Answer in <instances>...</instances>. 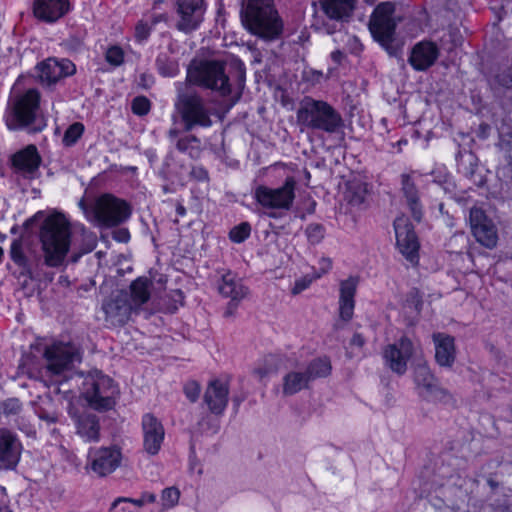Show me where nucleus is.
<instances>
[{"label": "nucleus", "mask_w": 512, "mask_h": 512, "mask_svg": "<svg viewBox=\"0 0 512 512\" xmlns=\"http://www.w3.org/2000/svg\"><path fill=\"white\" fill-rule=\"evenodd\" d=\"M10 257L20 267L25 269V273L32 278V272L27 267L26 257L23 252L22 242L18 239L13 240L10 247Z\"/></svg>", "instance_id": "obj_38"}, {"label": "nucleus", "mask_w": 512, "mask_h": 512, "mask_svg": "<svg viewBox=\"0 0 512 512\" xmlns=\"http://www.w3.org/2000/svg\"><path fill=\"white\" fill-rule=\"evenodd\" d=\"M69 415L75 422L76 433L86 442H97L100 439V424L96 415L90 412L78 413L69 410Z\"/></svg>", "instance_id": "obj_22"}, {"label": "nucleus", "mask_w": 512, "mask_h": 512, "mask_svg": "<svg viewBox=\"0 0 512 512\" xmlns=\"http://www.w3.org/2000/svg\"><path fill=\"white\" fill-rule=\"evenodd\" d=\"M401 192L413 219L420 222L423 216L420 194L410 174L401 175Z\"/></svg>", "instance_id": "obj_29"}, {"label": "nucleus", "mask_w": 512, "mask_h": 512, "mask_svg": "<svg viewBox=\"0 0 512 512\" xmlns=\"http://www.w3.org/2000/svg\"><path fill=\"white\" fill-rule=\"evenodd\" d=\"M230 66L235 70L237 78V86L240 91L244 89L246 70L244 64L240 60H234Z\"/></svg>", "instance_id": "obj_49"}, {"label": "nucleus", "mask_w": 512, "mask_h": 512, "mask_svg": "<svg viewBox=\"0 0 512 512\" xmlns=\"http://www.w3.org/2000/svg\"><path fill=\"white\" fill-rule=\"evenodd\" d=\"M84 126L82 123L76 122L68 127L63 136V143L66 146H71L82 136Z\"/></svg>", "instance_id": "obj_40"}, {"label": "nucleus", "mask_w": 512, "mask_h": 512, "mask_svg": "<svg viewBox=\"0 0 512 512\" xmlns=\"http://www.w3.org/2000/svg\"><path fill=\"white\" fill-rule=\"evenodd\" d=\"M151 29H152V27L148 21H146V20L138 21V23L135 26L136 40L138 42L145 41L149 37Z\"/></svg>", "instance_id": "obj_48"}, {"label": "nucleus", "mask_w": 512, "mask_h": 512, "mask_svg": "<svg viewBox=\"0 0 512 512\" xmlns=\"http://www.w3.org/2000/svg\"><path fill=\"white\" fill-rule=\"evenodd\" d=\"M364 344H365V339L359 333H355L353 335V337L351 338V341H350L351 346H356L357 348H362L364 346Z\"/></svg>", "instance_id": "obj_55"}, {"label": "nucleus", "mask_w": 512, "mask_h": 512, "mask_svg": "<svg viewBox=\"0 0 512 512\" xmlns=\"http://www.w3.org/2000/svg\"><path fill=\"white\" fill-rule=\"evenodd\" d=\"M7 502L8 498L6 494V489L0 486V512H12L10 509H8Z\"/></svg>", "instance_id": "obj_54"}, {"label": "nucleus", "mask_w": 512, "mask_h": 512, "mask_svg": "<svg viewBox=\"0 0 512 512\" xmlns=\"http://www.w3.org/2000/svg\"><path fill=\"white\" fill-rule=\"evenodd\" d=\"M439 56V50L435 43L421 41L411 51L408 62L417 71H425L431 67Z\"/></svg>", "instance_id": "obj_24"}, {"label": "nucleus", "mask_w": 512, "mask_h": 512, "mask_svg": "<svg viewBox=\"0 0 512 512\" xmlns=\"http://www.w3.org/2000/svg\"><path fill=\"white\" fill-rule=\"evenodd\" d=\"M106 61L113 66H119L123 63L124 52L118 46L110 47L106 52Z\"/></svg>", "instance_id": "obj_47"}, {"label": "nucleus", "mask_w": 512, "mask_h": 512, "mask_svg": "<svg viewBox=\"0 0 512 512\" xmlns=\"http://www.w3.org/2000/svg\"><path fill=\"white\" fill-rule=\"evenodd\" d=\"M325 27H326V31H327V33H328V34H332V33H334V32H335V30H336V26H332V27H331V26H329V25H325Z\"/></svg>", "instance_id": "obj_64"}, {"label": "nucleus", "mask_w": 512, "mask_h": 512, "mask_svg": "<svg viewBox=\"0 0 512 512\" xmlns=\"http://www.w3.org/2000/svg\"><path fill=\"white\" fill-rule=\"evenodd\" d=\"M296 122L300 130L321 131L332 135L342 132L344 120L341 114L328 102L305 96L296 112Z\"/></svg>", "instance_id": "obj_2"}, {"label": "nucleus", "mask_w": 512, "mask_h": 512, "mask_svg": "<svg viewBox=\"0 0 512 512\" xmlns=\"http://www.w3.org/2000/svg\"><path fill=\"white\" fill-rule=\"evenodd\" d=\"M470 224L477 242L486 248L492 249L497 245L498 234L493 222L487 218L484 211L479 208L470 210Z\"/></svg>", "instance_id": "obj_16"}, {"label": "nucleus", "mask_w": 512, "mask_h": 512, "mask_svg": "<svg viewBox=\"0 0 512 512\" xmlns=\"http://www.w3.org/2000/svg\"><path fill=\"white\" fill-rule=\"evenodd\" d=\"M415 353L413 342L402 337L397 344L389 345L384 351V358L392 371L404 374L407 370V362Z\"/></svg>", "instance_id": "obj_19"}, {"label": "nucleus", "mask_w": 512, "mask_h": 512, "mask_svg": "<svg viewBox=\"0 0 512 512\" xmlns=\"http://www.w3.org/2000/svg\"><path fill=\"white\" fill-rule=\"evenodd\" d=\"M168 135L171 140H174L178 137V131L176 129H171L169 130Z\"/></svg>", "instance_id": "obj_63"}, {"label": "nucleus", "mask_w": 512, "mask_h": 512, "mask_svg": "<svg viewBox=\"0 0 512 512\" xmlns=\"http://www.w3.org/2000/svg\"><path fill=\"white\" fill-rule=\"evenodd\" d=\"M156 66L159 73L164 77L174 76L178 71L176 62L167 53H160L157 56Z\"/></svg>", "instance_id": "obj_37"}, {"label": "nucleus", "mask_w": 512, "mask_h": 512, "mask_svg": "<svg viewBox=\"0 0 512 512\" xmlns=\"http://www.w3.org/2000/svg\"><path fill=\"white\" fill-rule=\"evenodd\" d=\"M426 401L441 403L444 405H453L455 400L453 395L445 388L439 385L438 381L421 396Z\"/></svg>", "instance_id": "obj_34"}, {"label": "nucleus", "mask_w": 512, "mask_h": 512, "mask_svg": "<svg viewBox=\"0 0 512 512\" xmlns=\"http://www.w3.org/2000/svg\"><path fill=\"white\" fill-rule=\"evenodd\" d=\"M40 95L30 89L15 98L6 116V125L10 130L27 129L29 132L41 131L45 123L39 115Z\"/></svg>", "instance_id": "obj_5"}, {"label": "nucleus", "mask_w": 512, "mask_h": 512, "mask_svg": "<svg viewBox=\"0 0 512 512\" xmlns=\"http://www.w3.org/2000/svg\"><path fill=\"white\" fill-rule=\"evenodd\" d=\"M330 372L331 364L328 359H314L305 368L291 370L283 377L282 392L285 396L294 395L307 389L310 382L317 378L326 377Z\"/></svg>", "instance_id": "obj_10"}, {"label": "nucleus", "mask_w": 512, "mask_h": 512, "mask_svg": "<svg viewBox=\"0 0 512 512\" xmlns=\"http://www.w3.org/2000/svg\"><path fill=\"white\" fill-rule=\"evenodd\" d=\"M367 195V185L359 181L348 184L346 199L352 206H360L364 203Z\"/></svg>", "instance_id": "obj_35"}, {"label": "nucleus", "mask_w": 512, "mask_h": 512, "mask_svg": "<svg viewBox=\"0 0 512 512\" xmlns=\"http://www.w3.org/2000/svg\"><path fill=\"white\" fill-rule=\"evenodd\" d=\"M40 163L41 157L34 145H29L12 156L13 167L24 177L33 178Z\"/></svg>", "instance_id": "obj_25"}, {"label": "nucleus", "mask_w": 512, "mask_h": 512, "mask_svg": "<svg viewBox=\"0 0 512 512\" xmlns=\"http://www.w3.org/2000/svg\"><path fill=\"white\" fill-rule=\"evenodd\" d=\"M122 502H129L132 503L138 507H141L145 504V499H142L141 497L139 499H132V498H118L112 503V509L116 508L120 503Z\"/></svg>", "instance_id": "obj_53"}, {"label": "nucleus", "mask_w": 512, "mask_h": 512, "mask_svg": "<svg viewBox=\"0 0 512 512\" xmlns=\"http://www.w3.org/2000/svg\"><path fill=\"white\" fill-rule=\"evenodd\" d=\"M141 498L142 499H145V503H153L155 502L156 500V496L155 494L153 493H149V492H144L142 495H141Z\"/></svg>", "instance_id": "obj_60"}, {"label": "nucleus", "mask_w": 512, "mask_h": 512, "mask_svg": "<svg viewBox=\"0 0 512 512\" xmlns=\"http://www.w3.org/2000/svg\"><path fill=\"white\" fill-rule=\"evenodd\" d=\"M97 222L106 227H113L125 222L131 215L129 204L111 194L98 197L93 207Z\"/></svg>", "instance_id": "obj_12"}, {"label": "nucleus", "mask_w": 512, "mask_h": 512, "mask_svg": "<svg viewBox=\"0 0 512 512\" xmlns=\"http://www.w3.org/2000/svg\"><path fill=\"white\" fill-rule=\"evenodd\" d=\"M226 67L227 63L220 60L201 61L188 68L187 81L215 91L222 97L229 96L232 92L231 74Z\"/></svg>", "instance_id": "obj_6"}, {"label": "nucleus", "mask_w": 512, "mask_h": 512, "mask_svg": "<svg viewBox=\"0 0 512 512\" xmlns=\"http://www.w3.org/2000/svg\"><path fill=\"white\" fill-rule=\"evenodd\" d=\"M36 413L41 420L46 421L49 424L56 423L59 420V414L55 411L48 412L43 408H39Z\"/></svg>", "instance_id": "obj_52"}, {"label": "nucleus", "mask_w": 512, "mask_h": 512, "mask_svg": "<svg viewBox=\"0 0 512 512\" xmlns=\"http://www.w3.org/2000/svg\"><path fill=\"white\" fill-rule=\"evenodd\" d=\"M186 397L191 401L195 402L200 394V386L197 382H188L184 387Z\"/></svg>", "instance_id": "obj_51"}, {"label": "nucleus", "mask_w": 512, "mask_h": 512, "mask_svg": "<svg viewBox=\"0 0 512 512\" xmlns=\"http://www.w3.org/2000/svg\"><path fill=\"white\" fill-rule=\"evenodd\" d=\"M142 428L145 451L151 455L157 454L165 435L162 423L154 415L146 414L142 419Z\"/></svg>", "instance_id": "obj_21"}, {"label": "nucleus", "mask_w": 512, "mask_h": 512, "mask_svg": "<svg viewBox=\"0 0 512 512\" xmlns=\"http://www.w3.org/2000/svg\"><path fill=\"white\" fill-rule=\"evenodd\" d=\"M297 181L294 177H287L282 186L271 188L259 185L254 189L256 202L265 209L290 210L295 200Z\"/></svg>", "instance_id": "obj_11"}, {"label": "nucleus", "mask_w": 512, "mask_h": 512, "mask_svg": "<svg viewBox=\"0 0 512 512\" xmlns=\"http://www.w3.org/2000/svg\"><path fill=\"white\" fill-rule=\"evenodd\" d=\"M179 20L176 28L184 33L196 30L206 10L204 0H172Z\"/></svg>", "instance_id": "obj_13"}, {"label": "nucleus", "mask_w": 512, "mask_h": 512, "mask_svg": "<svg viewBox=\"0 0 512 512\" xmlns=\"http://www.w3.org/2000/svg\"><path fill=\"white\" fill-rule=\"evenodd\" d=\"M200 140L194 135H188L177 139L176 148L182 152L187 153L191 158H197L200 155Z\"/></svg>", "instance_id": "obj_36"}, {"label": "nucleus", "mask_w": 512, "mask_h": 512, "mask_svg": "<svg viewBox=\"0 0 512 512\" xmlns=\"http://www.w3.org/2000/svg\"><path fill=\"white\" fill-rule=\"evenodd\" d=\"M191 173L198 179L207 178V172L202 168H193Z\"/></svg>", "instance_id": "obj_57"}, {"label": "nucleus", "mask_w": 512, "mask_h": 512, "mask_svg": "<svg viewBox=\"0 0 512 512\" xmlns=\"http://www.w3.org/2000/svg\"><path fill=\"white\" fill-rule=\"evenodd\" d=\"M229 389L225 382L212 381L205 392L204 401L214 414H222L228 403Z\"/></svg>", "instance_id": "obj_28"}, {"label": "nucleus", "mask_w": 512, "mask_h": 512, "mask_svg": "<svg viewBox=\"0 0 512 512\" xmlns=\"http://www.w3.org/2000/svg\"><path fill=\"white\" fill-rule=\"evenodd\" d=\"M435 345V360L442 367H451L456 359V347L454 337L435 333L432 336Z\"/></svg>", "instance_id": "obj_27"}, {"label": "nucleus", "mask_w": 512, "mask_h": 512, "mask_svg": "<svg viewBox=\"0 0 512 512\" xmlns=\"http://www.w3.org/2000/svg\"><path fill=\"white\" fill-rule=\"evenodd\" d=\"M119 390L114 381L101 371L89 372L82 383V395L89 406L97 411L114 407Z\"/></svg>", "instance_id": "obj_7"}, {"label": "nucleus", "mask_w": 512, "mask_h": 512, "mask_svg": "<svg viewBox=\"0 0 512 512\" xmlns=\"http://www.w3.org/2000/svg\"><path fill=\"white\" fill-rule=\"evenodd\" d=\"M151 103L145 96H137L132 101V111L134 114L144 116L150 111Z\"/></svg>", "instance_id": "obj_46"}, {"label": "nucleus", "mask_w": 512, "mask_h": 512, "mask_svg": "<svg viewBox=\"0 0 512 512\" xmlns=\"http://www.w3.org/2000/svg\"><path fill=\"white\" fill-rule=\"evenodd\" d=\"M394 12V3L382 2L374 9L368 25L374 40L391 56L396 55L398 52V47L394 45V35L398 20Z\"/></svg>", "instance_id": "obj_9"}, {"label": "nucleus", "mask_w": 512, "mask_h": 512, "mask_svg": "<svg viewBox=\"0 0 512 512\" xmlns=\"http://www.w3.org/2000/svg\"><path fill=\"white\" fill-rule=\"evenodd\" d=\"M218 291L224 297L231 298L230 307H235V302L245 298L248 293V289L242 284L241 280L230 271L221 275Z\"/></svg>", "instance_id": "obj_30"}, {"label": "nucleus", "mask_w": 512, "mask_h": 512, "mask_svg": "<svg viewBox=\"0 0 512 512\" xmlns=\"http://www.w3.org/2000/svg\"><path fill=\"white\" fill-rule=\"evenodd\" d=\"M41 83L52 85L75 73L76 67L69 59L48 58L36 67Z\"/></svg>", "instance_id": "obj_17"}, {"label": "nucleus", "mask_w": 512, "mask_h": 512, "mask_svg": "<svg viewBox=\"0 0 512 512\" xmlns=\"http://www.w3.org/2000/svg\"><path fill=\"white\" fill-rule=\"evenodd\" d=\"M422 305L423 300L420 291L417 288L411 289L406 295L405 306L419 313L422 309Z\"/></svg>", "instance_id": "obj_41"}, {"label": "nucleus", "mask_w": 512, "mask_h": 512, "mask_svg": "<svg viewBox=\"0 0 512 512\" xmlns=\"http://www.w3.org/2000/svg\"><path fill=\"white\" fill-rule=\"evenodd\" d=\"M70 9L68 0H35L33 4L34 16L46 23L56 22Z\"/></svg>", "instance_id": "obj_23"}, {"label": "nucleus", "mask_w": 512, "mask_h": 512, "mask_svg": "<svg viewBox=\"0 0 512 512\" xmlns=\"http://www.w3.org/2000/svg\"><path fill=\"white\" fill-rule=\"evenodd\" d=\"M166 20H167V16L165 14H158V15H154L151 17L149 24L151 25V27H153L157 23H159L161 21H166Z\"/></svg>", "instance_id": "obj_56"}, {"label": "nucleus", "mask_w": 512, "mask_h": 512, "mask_svg": "<svg viewBox=\"0 0 512 512\" xmlns=\"http://www.w3.org/2000/svg\"><path fill=\"white\" fill-rule=\"evenodd\" d=\"M179 497H180V492L177 488H175V487L165 488L162 491V495H161L162 506L165 509L174 507L178 503Z\"/></svg>", "instance_id": "obj_42"}, {"label": "nucleus", "mask_w": 512, "mask_h": 512, "mask_svg": "<svg viewBox=\"0 0 512 512\" xmlns=\"http://www.w3.org/2000/svg\"><path fill=\"white\" fill-rule=\"evenodd\" d=\"M44 263L48 267L63 264L71 244L70 223L61 213H53L45 218L39 233Z\"/></svg>", "instance_id": "obj_1"}, {"label": "nucleus", "mask_w": 512, "mask_h": 512, "mask_svg": "<svg viewBox=\"0 0 512 512\" xmlns=\"http://www.w3.org/2000/svg\"><path fill=\"white\" fill-rule=\"evenodd\" d=\"M118 241L126 242L129 239V233L127 230H119L115 237Z\"/></svg>", "instance_id": "obj_58"}, {"label": "nucleus", "mask_w": 512, "mask_h": 512, "mask_svg": "<svg viewBox=\"0 0 512 512\" xmlns=\"http://www.w3.org/2000/svg\"><path fill=\"white\" fill-rule=\"evenodd\" d=\"M322 264V273H326L332 266V263L329 259H323Z\"/></svg>", "instance_id": "obj_61"}, {"label": "nucleus", "mask_w": 512, "mask_h": 512, "mask_svg": "<svg viewBox=\"0 0 512 512\" xmlns=\"http://www.w3.org/2000/svg\"><path fill=\"white\" fill-rule=\"evenodd\" d=\"M22 444L17 435L0 427V467L11 470L19 463Z\"/></svg>", "instance_id": "obj_20"}, {"label": "nucleus", "mask_w": 512, "mask_h": 512, "mask_svg": "<svg viewBox=\"0 0 512 512\" xmlns=\"http://www.w3.org/2000/svg\"><path fill=\"white\" fill-rule=\"evenodd\" d=\"M414 381L420 396H422L423 393H426L438 380L431 373L427 365L419 364L415 368Z\"/></svg>", "instance_id": "obj_33"}, {"label": "nucleus", "mask_w": 512, "mask_h": 512, "mask_svg": "<svg viewBox=\"0 0 512 512\" xmlns=\"http://www.w3.org/2000/svg\"><path fill=\"white\" fill-rule=\"evenodd\" d=\"M174 161V158L172 155H168L165 162H164V165H163V168L160 170V174L162 175V177L166 180H169V181H176V180H181V169L183 168L182 166H180V169L179 170H176V169H171L170 166H171V163Z\"/></svg>", "instance_id": "obj_43"}, {"label": "nucleus", "mask_w": 512, "mask_h": 512, "mask_svg": "<svg viewBox=\"0 0 512 512\" xmlns=\"http://www.w3.org/2000/svg\"><path fill=\"white\" fill-rule=\"evenodd\" d=\"M176 213L178 216H184L186 214V209L181 203H177Z\"/></svg>", "instance_id": "obj_62"}, {"label": "nucleus", "mask_w": 512, "mask_h": 512, "mask_svg": "<svg viewBox=\"0 0 512 512\" xmlns=\"http://www.w3.org/2000/svg\"><path fill=\"white\" fill-rule=\"evenodd\" d=\"M175 108L187 132L197 127L208 128L213 123L205 100L192 89L178 93Z\"/></svg>", "instance_id": "obj_8"}, {"label": "nucleus", "mask_w": 512, "mask_h": 512, "mask_svg": "<svg viewBox=\"0 0 512 512\" xmlns=\"http://www.w3.org/2000/svg\"><path fill=\"white\" fill-rule=\"evenodd\" d=\"M94 247H95V242H93L91 245H89V246L87 247V249H85V250H84V251H82L81 253L73 255V256H72V262H74V263H75V262H77V261H78V259L81 257V255H82V254H85V253H88V252L92 251Z\"/></svg>", "instance_id": "obj_59"}, {"label": "nucleus", "mask_w": 512, "mask_h": 512, "mask_svg": "<svg viewBox=\"0 0 512 512\" xmlns=\"http://www.w3.org/2000/svg\"><path fill=\"white\" fill-rule=\"evenodd\" d=\"M43 363L34 377L45 383L64 375L82 360L80 348L71 342H54L43 350Z\"/></svg>", "instance_id": "obj_4"}, {"label": "nucleus", "mask_w": 512, "mask_h": 512, "mask_svg": "<svg viewBox=\"0 0 512 512\" xmlns=\"http://www.w3.org/2000/svg\"><path fill=\"white\" fill-rule=\"evenodd\" d=\"M22 411V403L17 398H8L0 403V418H10Z\"/></svg>", "instance_id": "obj_39"}, {"label": "nucleus", "mask_w": 512, "mask_h": 512, "mask_svg": "<svg viewBox=\"0 0 512 512\" xmlns=\"http://www.w3.org/2000/svg\"><path fill=\"white\" fill-rule=\"evenodd\" d=\"M305 232L310 243L318 244L324 238L325 228L321 224L312 223L307 226Z\"/></svg>", "instance_id": "obj_45"}, {"label": "nucleus", "mask_w": 512, "mask_h": 512, "mask_svg": "<svg viewBox=\"0 0 512 512\" xmlns=\"http://www.w3.org/2000/svg\"><path fill=\"white\" fill-rule=\"evenodd\" d=\"M151 283L147 278L139 277L134 280L130 285L131 300L130 302L137 310L141 305L146 303L150 298V287Z\"/></svg>", "instance_id": "obj_32"}, {"label": "nucleus", "mask_w": 512, "mask_h": 512, "mask_svg": "<svg viewBox=\"0 0 512 512\" xmlns=\"http://www.w3.org/2000/svg\"><path fill=\"white\" fill-rule=\"evenodd\" d=\"M324 14L337 22L347 21L355 8V0H319Z\"/></svg>", "instance_id": "obj_31"}, {"label": "nucleus", "mask_w": 512, "mask_h": 512, "mask_svg": "<svg viewBox=\"0 0 512 512\" xmlns=\"http://www.w3.org/2000/svg\"><path fill=\"white\" fill-rule=\"evenodd\" d=\"M121 453L115 447L91 448L88 453L89 465L99 476L113 472L120 464Z\"/></svg>", "instance_id": "obj_18"}, {"label": "nucleus", "mask_w": 512, "mask_h": 512, "mask_svg": "<svg viewBox=\"0 0 512 512\" xmlns=\"http://www.w3.org/2000/svg\"><path fill=\"white\" fill-rule=\"evenodd\" d=\"M320 276H321V274H317L314 277L305 276V277L297 280L295 282L294 287L292 288V293L293 294L301 293L302 291H304L306 288H308L310 286V284L312 283V281L314 279H317Z\"/></svg>", "instance_id": "obj_50"}, {"label": "nucleus", "mask_w": 512, "mask_h": 512, "mask_svg": "<svg viewBox=\"0 0 512 512\" xmlns=\"http://www.w3.org/2000/svg\"><path fill=\"white\" fill-rule=\"evenodd\" d=\"M250 232H251V227H250L249 223L243 222V223L239 224L238 226H235L234 228L231 229V231L229 233V237L233 242L241 243L246 238L249 237Z\"/></svg>", "instance_id": "obj_44"}, {"label": "nucleus", "mask_w": 512, "mask_h": 512, "mask_svg": "<svg viewBox=\"0 0 512 512\" xmlns=\"http://www.w3.org/2000/svg\"><path fill=\"white\" fill-rule=\"evenodd\" d=\"M397 246L401 254L411 263H417L419 243L414 228L404 216L394 221Z\"/></svg>", "instance_id": "obj_14"}, {"label": "nucleus", "mask_w": 512, "mask_h": 512, "mask_svg": "<svg viewBox=\"0 0 512 512\" xmlns=\"http://www.w3.org/2000/svg\"><path fill=\"white\" fill-rule=\"evenodd\" d=\"M358 282L357 277H349L340 283L339 317L344 322H349L353 317Z\"/></svg>", "instance_id": "obj_26"}, {"label": "nucleus", "mask_w": 512, "mask_h": 512, "mask_svg": "<svg viewBox=\"0 0 512 512\" xmlns=\"http://www.w3.org/2000/svg\"><path fill=\"white\" fill-rule=\"evenodd\" d=\"M241 20L245 28L265 41L279 38L283 22L272 0H247L242 4Z\"/></svg>", "instance_id": "obj_3"}, {"label": "nucleus", "mask_w": 512, "mask_h": 512, "mask_svg": "<svg viewBox=\"0 0 512 512\" xmlns=\"http://www.w3.org/2000/svg\"><path fill=\"white\" fill-rule=\"evenodd\" d=\"M102 309L106 316V321L113 326L125 324L134 311V306L130 302L129 295L125 291H119L113 294L102 304Z\"/></svg>", "instance_id": "obj_15"}]
</instances>
